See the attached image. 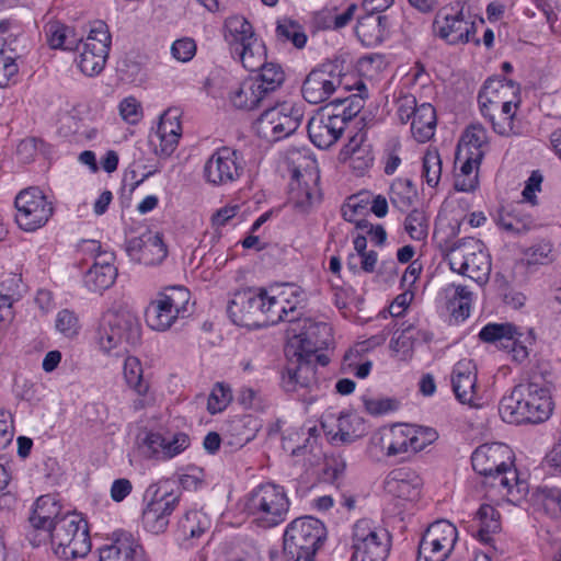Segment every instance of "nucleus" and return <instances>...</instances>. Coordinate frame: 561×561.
<instances>
[{
    "label": "nucleus",
    "instance_id": "nucleus-1",
    "mask_svg": "<svg viewBox=\"0 0 561 561\" xmlns=\"http://www.w3.org/2000/svg\"><path fill=\"white\" fill-rule=\"evenodd\" d=\"M553 403L549 389L534 380L516 385L500 401L499 412L503 421L512 424H538L548 420Z\"/></svg>",
    "mask_w": 561,
    "mask_h": 561
},
{
    "label": "nucleus",
    "instance_id": "nucleus-2",
    "mask_svg": "<svg viewBox=\"0 0 561 561\" xmlns=\"http://www.w3.org/2000/svg\"><path fill=\"white\" fill-rule=\"evenodd\" d=\"M290 500L287 491L275 482L260 483L244 497V510L261 528L271 529L287 518Z\"/></svg>",
    "mask_w": 561,
    "mask_h": 561
},
{
    "label": "nucleus",
    "instance_id": "nucleus-3",
    "mask_svg": "<svg viewBox=\"0 0 561 561\" xmlns=\"http://www.w3.org/2000/svg\"><path fill=\"white\" fill-rule=\"evenodd\" d=\"M327 538L324 524L312 516L291 520L284 533L283 551L288 561H313Z\"/></svg>",
    "mask_w": 561,
    "mask_h": 561
},
{
    "label": "nucleus",
    "instance_id": "nucleus-4",
    "mask_svg": "<svg viewBox=\"0 0 561 561\" xmlns=\"http://www.w3.org/2000/svg\"><path fill=\"white\" fill-rule=\"evenodd\" d=\"M48 538L55 554L64 560L85 557L91 550L88 523L76 512L67 511L50 525Z\"/></svg>",
    "mask_w": 561,
    "mask_h": 561
},
{
    "label": "nucleus",
    "instance_id": "nucleus-5",
    "mask_svg": "<svg viewBox=\"0 0 561 561\" xmlns=\"http://www.w3.org/2000/svg\"><path fill=\"white\" fill-rule=\"evenodd\" d=\"M419 430L409 424H394L376 431L367 447V455L374 461H380L383 457L402 459L417 454Z\"/></svg>",
    "mask_w": 561,
    "mask_h": 561
},
{
    "label": "nucleus",
    "instance_id": "nucleus-6",
    "mask_svg": "<svg viewBox=\"0 0 561 561\" xmlns=\"http://www.w3.org/2000/svg\"><path fill=\"white\" fill-rule=\"evenodd\" d=\"M450 270L477 283H485L491 273V259L484 243L476 238H463L446 249Z\"/></svg>",
    "mask_w": 561,
    "mask_h": 561
},
{
    "label": "nucleus",
    "instance_id": "nucleus-7",
    "mask_svg": "<svg viewBox=\"0 0 561 561\" xmlns=\"http://www.w3.org/2000/svg\"><path fill=\"white\" fill-rule=\"evenodd\" d=\"M190 300L191 293L186 287H165L146 308L147 325L158 332L168 331L179 319L190 316Z\"/></svg>",
    "mask_w": 561,
    "mask_h": 561
},
{
    "label": "nucleus",
    "instance_id": "nucleus-8",
    "mask_svg": "<svg viewBox=\"0 0 561 561\" xmlns=\"http://www.w3.org/2000/svg\"><path fill=\"white\" fill-rule=\"evenodd\" d=\"M280 386L286 392H296L302 402L313 403L321 393L312 357L297 351L288 356L282 370Z\"/></svg>",
    "mask_w": 561,
    "mask_h": 561
},
{
    "label": "nucleus",
    "instance_id": "nucleus-9",
    "mask_svg": "<svg viewBox=\"0 0 561 561\" xmlns=\"http://www.w3.org/2000/svg\"><path fill=\"white\" fill-rule=\"evenodd\" d=\"M433 33L449 45L467 44L473 42L480 45V39L476 38L477 21L469 11H465V5L456 1L450 7L439 10L433 22Z\"/></svg>",
    "mask_w": 561,
    "mask_h": 561
},
{
    "label": "nucleus",
    "instance_id": "nucleus-10",
    "mask_svg": "<svg viewBox=\"0 0 561 561\" xmlns=\"http://www.w3.org/2000/svg\"><path fill=\"white\" fill-rule=\"evenodd\" d=\"M391 549V536L371 520H357L352 531L351 561H386Z\"/></svg>",
    "mask_w": 561,
    "mask_h": 561
},
{
    "label": "nucleus",
    "instance_id": "nucleus-11",
    "mask_svg": "<svg viewBox=\"0 0 561 561\" xmlns=\"http://www.w3.org/2000/svg\"><path fill=\"white\" fill-rule=\"evenodd\" d=\"M514 453L503 443L480 445L471 455L473 470L482 477H495L501 479V484L516 481V468L514 467Z\"/></svg>",
    "mask_w": 561,
    "mask_h": 561
},
{
    "label": "nucleus",
    "instance_id": "nucleus-12",
    "mask_svg": "<svg viewBox=\"0 0 561 561\" xmlns=\"http://www.w3.org/2000/svg\"><path fill=\"white\" fill-rule=\"evenodd\" d=\"M150 497L142 512V525L152 534L163 533L169 525L170 516L180 503L181 493L173 490L169 481L151 484L145 493Z\"/></svg>",
    "mask_w": 561,
    "mask_h": 561
},
{
    "label": "nucleus",
    "instance_id": "nucleus-13",
    "mask_svg": "<svg viewBox=\"0 0 561 561\" xmlns=\"http://www.w3.org/2000/svg\"><path fill=\"white\" fill-rule=\"evenodd\" d=\"M479 337L485 343L496 344L512 354L513 360L524 363L529 356V350L536 342L533 329L523 332L513 323H489L484 325Z\"/></svg>",
    "mask_w": 561,
    "mask_h": 561
},
{
    "label": "nucleus",
    "instance_id": "nucleus-14",
    "mask_svg": "<svg viewBox=\"0 0 561 561\" xmlns=\"http://www.w3.org/2000/svg\"><path fill=\"white\" fill-rule=\"evenodd\" d=\"M302 117L301 110L290 103L267 105L257 118L255 128L261 138L275 142L293 135L300 126Z\"/></svg>",
    "mask_w": 561,
    "mask_h": 561
},
{
    "label": "nucleus",
    "instance_id": "nucleus-15",
    "mask_svg": "<svg viewBox=\"0 0 561 561\" xmlns=\"http://www.w3.org/2000/svg\"><path fill=\"white\" fill-rule=\"evenodd\" d=\"M15 222L24 231H35L47 224L54 214L53 203L38 187L21 191L14 201Z\"/></svg>",
    "mask_w": 561,
    "mask_h": 561
},
{
    "label": "nucleus",
    "instance_id": "nucleus-16",
    "mask_svg": "<svg viewBox=\"0 0 561 561\" xmlns=\"http://www.w3.org/2000/svg\"><path fill=\"white\" fill-rule=\"evenodd\" d=\"M244 168L245 161L242 153L224 146L216 149L206 160L203 176L208 184L228 185L242 176Z\"/></svg>",
    "mask_w": 561,
    "mask_h": 561
},
{
    "label": "nucleus",
    "instance_id": "nucleus-17",
    "mask_svg": "<svg viewBox=\"0 0 561 561\" xmlns=\"http://www.w3.org/2000/svg\"><path fill=\"white\" fill-rule=\"evenodd\" d=\"M341 84L342 67L336 62L328 61L308 73L302 83L301 93L308 103L320 104L329 100Z\"/></svg>",
    "mask_w": 561,
    "mask_h": 561
},
{
    "label": "nucleus",
    "instance_id": "nucleus-18",
    "mask_svg": "<svg viewBox=\"0 0 561 561\" xmlns=\"http://www.w3.org/2000/svg\"><path fill=\"white\" fill-rule=\"evenodd\" d=\"M140 337V324L136 318L128 314L111 313L106 316L100 330V345L107 353L124 343L135 345Z\"/></svg>",
    "mask_w": 561,
    "mask_h": 561
},
{
    "label": "nucleus",
    "instance_id": "nucleus-19",
    "mask_svg": "<svg viewBox=\"0 0 561 561\" xmlns=\"http://www.w3.org/2000/svg\"><path fill=\"white\" fill-rule=\"evenodd\" d=\"M65 513L59 500L54 494L39 496L28 517L32 529L27 533V539L32 546L38 547L48 539L50 525L62 517Z\"/></svg>",
    "mask_w": 561,
    "mask_h": 561
},
{
    "label": "nucleus",
    "instance_id": "nucleus-20",
    "mask_svg": "<svg viewBox=\"0 0 561 561\" xmlns=\"http://www.w3.org/2000/svg\"><path fill=\"white\" fill-rule=\"evenodd\" d=\"M264 289H248L233 295L227 306L231 321L241 327H261Z\"/></svg>",
    "mask_w": 561,
    "mask_h": 561
},
{
    "label": "nucleus",
    "instance_id": "nucleus-21",
    "mask_svg": "<svg viewBox=\"0 0 561 561\" xmlns=\"http://www.w3.org/2000/svg\"><path fill=\"white\" fill-rule=\"evenodd\" d=\"M457 540L456 527L446 519L432 523L423 531V558L425 561H445Z\"/></svg>",
    "mask_w": 561,
    "mask_h": 561
},
{
    "label": "nucleus",
    "instance_id": "nucleus-22",
    "mask_svg": "<svg viewBox=\"0 0 561 561\" xmlns=\"http://www.w3.org/2000/svg\"><path fill=\"white\" fill-rule=\"evenodd\" d=\"M297 341L295 351L313 357L318 351L328 348L332 342V328L325 322H317L310 318H304L299 325L289 327Z\"/></svg>",
    "mask_w": 561,
    "mask_h": 561
},
{
    "label": "nucleus",
    "instance_id": "nucleus-23",
    "mask_svg": "<svg viewBox=\"0 0 561 561\" xmlns=\"http://www.w3.org/2000/svg\"><path fill=\"white\" fill-rule=\"evenodd\" d=\"M345 127L343 118L325 106L309 119L308 135L314 146L329 149L341 138Z\"/></svg>",
    "mask_w": 561,
    "mask_h": 561
},
{
    "label": "nucleus",
    "instance_id": "nucleus-24",
    "mask_svg": "<svg viewBox=\"0 0 561 561\" xmlns=\"http://www.w3.org/2000/svg\"><path fill=\"white\" fill-rule=\"evenodd\" d=\"M190 445L185 433L164 436L159 432H149L140 446L142 454L150 459L168 460L184 451Z\"/></svg>",
    "mask_w": 561,
    "mask_h": 561
},
{
    "label": "nucleus",
    "instance_id": "nucleus-25",
    "mask_svg": "<svg viewBox=\"0 0 561 561\" xmlns=\"http://www.w3.org/2000/svg\"><path fill=\"white\" fill-rule=\"evenodd\" d=\"M99 561H144V550L130 533L121 531L99 549Z\"/></svg>",
    "mask_w": 561,
    "mask_h": 561
},
{
    "label": "nucleus",
    "instance_id": "nucleus-26",
    "mask_svg": "<svg viewBox=\"0 0 561 561\" xmlns=\"http://www.w3.org/2000/svg\"><path fill=\"white\" fill-rule=\"evenodd\" d=\"M288 199L297 211L308 213L320 199L316 179H313L311 174L306 175L295 170L289 183Z\"/></svg>",
    "mask_w": 561,
    "mask_h": 561
},
{
    "label": "nucleus",
    "instance_id": "nucleus-27",
    "mask_svg": "<svg viewBox=\"0 0 561 561\" xmlns=\"http://www.w3.org/2000/svg\"><path fill=\"white\" fill-rule=\"evenodd\" d=\"M451 387L460 403L473 404L477 388V368L471 359H461L456 363L451 374Z\"/></svg>",
    "mask_w": 561,
    "mask_h": 561
},
{
    "label": "nucleus",
    "instance_id": "nucleus-28",
    "mask_svg": "<svg viewBox=\"0 0 561 561\" xmlns=\"http://www.w3.org/2000/svg\"><path fill=\"white\" fill-rule=\"evenodd\" d=\"M114 253L99 255L96 262H93L84 274V286L95 293L110 288L117 277V267L114 265Z\"/></svg>",
    "mask_w": 561,
    "mask_h": 561
},
{
    "label": "nucleus",
    "instance_id": "nucleus-29",
    "mask_svg": "<svg viewBox=\"0 0 561 561\" xmlns=\"http://www.w3.org/2000/svg\"><path fill=\"white\" fill-rule=\"evenodd\" d=\"M518 87L513 80L502 78H489L478 95V102L481 114L486 117L490 110L499 111L502 99L506 98L507 92L516 93Z\"/></svg>",
    "mask_w": 561,
    "mask_h": 561
},
{
    "label": "nucleus",
    "instance_id": "nucleus-30",
    "mask_svg": "<svg viewBox=\"0 0 561 561\" xmlns=\"http://www.w3.org/2000/svg\"><path fill=\"white\" fill-rule=\"evenodd\" d=\"M388 18L376 12H367L360 16L355 27V34L366 47L381 44L388 35Z\"/></svg>",
    "mask_w": 561,
    "mask_h": 561
},
{
    "label": "nucleus",
    "instance_id": "nucleus-31",
    "mask_svg": "<svg viewBox=\"0 0 561 561\" xmlns=\"http://www.w3.org/2000/svg\"><path fill=\"white\" fill-rule=\"evenodd\" d=\"M496 224L511 234L525 233L536 227L535 219L526 211L523 202L502 207L499 210Z\"/></svg>",
    "mask_w": 561,
    "mask_h": 561
},
{
    "label": "nucleus",
    "instance_id": "nucleus-32",
    "mask_svg": "<svg viewBox=\"0 0 561 561\" xmlns=\"http://www.w3.org/2000/svg\"><path fill=\"white\" fill-rule=\"evenodd\" d=\"M387 486L403 500L417 502L421 499V478L409 468H399L391 471L387 480Z\"/></svg>",
    "mask_w": 561,
    "mask_h": 561
},
{
    "label": "nucleus",
    "instance_id": "nucleus-33",
    "mask_svg": "<svg viewBox=\"0 0 561 561\" xmlns=\"http://www.w3.org/2000/svg\"><path fill=\"white\" fill-rule=\"evenodd\" d=\"M470 534L483 543H490L501 530L500 513L490 504H482L468 526Z\"/></svg>",
    "mask_w": 561,
    "mask_h": 561
},
{
    "label": "nucleus",
    "instance_id": "nucleus-34",
    "mask_svg": "<svg viewBox=\"0 0 561 561\" xmlns=\"http://www.w3.org/2000/svg\"><path fill=\"white\" fill-rule=\"evenodd\" d=\"M230 101L236 108L251 111L262 105H270L271 101L260 90L259 83L252 78L243 80L230 93Z\"/></svg>",
    "mask_w": 561,
    "mask_h": 561
},
{
    "label": "nucleus",
    "instance_id": "nucleus-35",
    "mask_svg": "<svg viewBox=\"0 0 561 561\" xmlns=\"http://www.w3.org/2000/svg\"><path fill=\"white\" fill-rule=\"evenodd\" d=\"M261 427V420L250 414L232 420L229 424V434L233 440L229 444L236 448L243 447L256 437Z\"/></svg>",
    "mask_w": 561,
    "mask_h": 561
},
{
    "label": "nucleus",
    "instance_id": "nucleus-36",
    "mask_svg": "<svg viewBox=\"0 0 561 561\" xmlns=\"http://www.w3.org/2000/svg\"><path fill=\"white\" fill-rule=\"evenodd\" d=\"M446 308L456 322L465 321L470 314L471 291L465 286L450 285L445 289Z\"/></svg>",
    "mask_w": 561,
    "mask_h": 561
},
{
    "label": "nucleus",
    "instance_id": "nucleus-37",
    "mask_svg": "<svg viewBox=\"0 0 561 561\" xmlns=\"http://www.w3.org/2000/svg\"><path fill=\"white\" fill-rule=\"evenodd\" d=\"M225 39L230 46L231 51L249 42L256 38L251 23L241 15H233L225 21Z\"/></svg>",
    "mask_w": 561,
    "mask_h": 561
},
{
    "label": "nucleus",
    "instance_id": "nucleus-38",
    "mask_svg": "<svg viewBox=\"0 0 561 561\" xmlns=\"http://www.w3.org/2000/svg\"><path fill=\"white\" fill-rule=\"evenodd\" d=\"M231 53L238 56L242 66L250 71L260 69L266 62V47L259 37L237 46Z\"/></svg>",
    "mask_w": 561,
    "mask_h": 561
},
{
    "label": "nucleus",
    "instance_id": "nucleus-39",
    "mask_svg": "<svg viewBox=\"0 0 561 561\" xmlns=\"http://www.w3.org/2000/svg\"><path fill=\"white\" fill-rule=\"evenodd\" d=\"M46 35L49 46L54 49L76 50L79 49L82 43L81 36H78L71 27L60 22L48 23Z\"/></svg>",
    "mask_w": 561,
    "mask_h": 561
},
{
    "label": "nucleus",
    "instance_id": "nucleus-40",
    "mask_svg": "<svg viewBox=\"0 0 561 561\" xmlns=\"http://www.w3.org/2000/svg\"><path fill=\"white\" fill-rule=\"evenodd\" d=\"M357 90L358 93L344 99L337 98L328 105L329 107L332 106V111L343 118L345 125L360 112L364 107L365 99L368 96L367 89L363 82L358 84Z\"/></svg>",
    "mask_w": 561,
    "mask_h": 561
},
{
    "label": "nucleus",
    "instance_id": "nucleus-41",
    "mask_svg": "<svg viewBox=\"0 0 561 561\" xmlns=\"http://www.w3.org/2000/svg\"><path fill=\"white\" fill-rule=\"evenodd\" d=\"M390 202L402 213H408L417 199L415 184L409 179H397L390 186Z\"/></svg>",
    "mask_w": 561,
    "mask_h": 561
},
{
    "label": "nucleus",
    "instance_id": "nucleus-42",
    "mask_svg": "<svg viewBox=\"0 0 561 561\" xmlns=\"http://www.w3.org/2000/svg\"><path fill=\"white\" fill-rule=\"evenodd\" d=\"M256 77H251L260 85V90L271 101L272 95L280 89L285 81V72L280 65L265 62Z\"/></svg>",
    "mask_w": 561,
    "mask_h": 561
},
{
    "label": "nucleus",
    "instance_id": "nucleus-43",
    "mask_svg": "<svg viewBox=\"0 0 561 561\" xmlns=\"http://www.w3.org/2000/svg\"><path fill=\"white\" fill-rule=\"evenodd\" d=\"M284 299V309L287 314V322L290 327L299 325L304 318H300V309L305 308L306 294L296 285H285L279 291Z\"/></svg>",
    "mask_w": 561,
    "mask_h": 561
},
{
    "label": "nucleus",
    "instance_id": "nucleus-44",
    "mask_svg": "<svg viewBox=\"0 0 561 561\" xmlns=\"http://www.w3.org/2000/svg\"><path fill=\"white\" fill-rule=\"evenodd\" d=\"M211 526L209 516L203 511H187L180 519L179 529L184 538L197 539Z\"/></svg>",
    "mask_w": 561,
    "mask_h": 561
},
{
    "label": "nucleus",
    "instance_id": "nucleus-45",
    "mask_svg": "<svg viewBox=\"0 0 561 561\" xmlns=\"http://www.w3.org/2000/svg\"><path fill=\"white\" fill-rule=\"evenodd\" d=\"M337 432L333 438L343 443H351L366 433V424L356 413H341L336 423Z\"/></svg>",
    "mask_w": 561,
    "mask_h": 561
},
{
    "label": "nucleus",
    "instance_id": "nucleus-46",
    "mask_svg": "<svg viewBox=\"0 0 561 561\" xmlns=\"http://www.w3.org/2000/svg\"><path fill=\"white\" fill-rule=\"evenodd\" d=\"M417 100L412 94H405L398 99L397 115L401 124L410 123V131L413 138L421 142V127L417 126Z\"/></svg>",
    "mask_w": 561,
    "mask_h": 561
},
{
    "label": "nucleus",
    "instance_id": "nucleus-47",
    "mask_svg": "<svg viewBox=\"0 0 561 561\" xmlns=\"http://www.w3.org/2000/svg\"><path fill=\"white\" fill-rule=\"evenodd\" d=\"M399 335L392 341L393 350L403 358L411 357L421 336V328L416 319L412 323L403 322Z\"/></svg>",
    "mask_w": 561,
    "mask_h": 561
},
{
    "label": "nucleus",
    "instance_id": "nucleus-48",
    "mask_svg": "<svg viewBox=\"0 0 561 561\" xmlns=\"http://www.w3.org/2000/svg\"><path fill=\"white\" fill-rule=\"evenodd\" d=\"M421 274V263L419 260H414L409 267L405 270L402 279L401 285L408 288L400 295H398L393 301L401 307L404 311L410 306L411 301L413 300L415 293H416V280L419 278V275Z\"/></svg>",
    "mask_w": 561,
    "mask_h": 561
},
{
    "label": "nucleus",
    "instance_id": "nucleus-49",
    "mask_svg": "<svg viewBox=\"0 0 561 561\" xmlns=\"http://www.w3.org/2000/svg\"><path fill=\"white\" fill-rule=\"evenodd\" d=\"M168 255V248L160 233L147 232L145 249H142L141 263L145 265H159Z\"/></svg>",
    "mask_w": 561,
    "mask_h": 561
},
{
    "label": "nucleus",
    "instance_id": "nucleus-50",
    "mask_svg": "<svg viewBox=\"0 0 561 561\" xmlns=\"http://www.w3.org/2000/svg\"><path fill=\"white\" fill-rule=\"evenodd\" d=\"M98 48H101V46ZM107 57L108 54L102 53L101 49L92 50L82 44V50L80 51L78 59V67L85 76L93 77L104 69Z\"/></svg>",
    "mask_w": 561,
    "mask_h": 561
},
{
    "label": "nucleus",
    "instance_id": "nucleus-51",
    "mask_svg": "<svg viewBox=\"0 0 561 561\" xmlns=\"http://www.w3.org/2000/svg\"><path fill=\"white\" fill-rule=\"evenodd\" d=\"M284 299L280 294L270 295L264 289V308H262L261 327L265 324H277L280 321H287V314L283 307Z\"/></svg>",
    "mask_w": 561,
    "mask_h": 561
},
{
    "label": "nucleus",
    "instance_id": "nucleus-52",
    "mask_svg": "<svg viewBox=\"0 0 561 561\" xmlns=\"http://www.w3.org/2000/svg\"><path fill=\"white\" fill-rule=\"evenodd\" d=\"M124 378L130 389L137 394L145 396L149 385L144 380L142 366L137 357L128 356L124 362Z\"/></svg>",
    "mask_w": 561,
    "mask_h": 561
},
{
    "label": "nucleus",
    "instance_id": "nucleus-53",
    "mask_svg": "<svg viewBox=\"0 0 561 561\" xmlns=\"http://www.w3.org/2000/svg\"><path fill=\"white\" fill-rule=\"evenodd\" d=\"M368 198L363 195L351 196L346 204L342 206V216L346 221L354 222L358 229H366L368 221L360 217L366 214Z\"/></svg>",
    "mask_w": 561,
    "mask_h": 561
},
{
    "label": "nucleus",
    "instance_id": "nucleus-54",
    "mask_svg": "<svg viewBox=\"0 0 561 561\" xmlns=\"http://www.w3.org/2000/svg\"><path fill=\"white\" fill-rule=\"evenodd\" d=\"M537 504L553 518H561V489L539 486L534 493Z\"/></svg>",
    "mask_w": 561,
    "mask_h": 561
},
{
    "label": "nucleus",
    "instance_id": "nucleus-55",
    "mask_svg": "<svg viewBox=\"0 0 561 561\" xmlns=\"http://www.w3.org/2000/svg\"><path fill=\"white\" fill-rule=\"evenodd\" d=\"M486 141L485 129L480 125H472L466 129L458 145L457 159L463 152H482L481 147Z\"/></svg>",
    "mask_w": 561,
    "mask_h": 561
},
{
    "label": "nucleus",
    "instance_id": "nucleus-56",
    "mask_svg": "<svg viewBox=\"0 0 561 561\" xmlns=\"http://www.w3.org/2000/svg\"><path fill=\"white\" fill-rule=\"evenodd\" d=\"M111 42L112 36L107 25L103 21H95L92 24L89 34L82 44L92 50H99L98 47L101 46L100 49L102 50V53L108 54L111 48Z\"/></svg>",
    "mask_w": 561,
    "mask_h": 561
},
{
    "label": "nucleus",
    "instance_id": "nucleus-57",
    "mask_svg": "<svg viewBox=\"0 0 561 561\" xmlns=\"http://www.w3.org/2000/svg\"><path fill=\"white\" fill-rule=\"evenodd\" d=\"M362 141L363 136L359 138L357 135L351 137L350 141L344 146L342 153L350 154L354 169L364 171L373 164L374 157L360 147Z\"/></svg>",
    "mask_w": 561,
    "mask_h": 561
},
{
    "label": "nucleus",
    "instance_id": "nucleus-58",
    "mask_svg": "<svg viewBox=\"0 0 561 561\" xmlns=\"http://www.w3.org/2000/svg\"><path fill=\"white\" fill-rule=\"evenodd\" d=\"M276 35L284 42H291L296 48H302L307 43V35L302 27L297 22L289 19L278 21Z\"/></svg>",
    "mask_w": 561,
    "mask_h": 561
},
{
    "label": "nucleus",
    "instance_id": "nucleus-59",
    "mask_svg": "<svg viewBox=\"0 0 561 561\" xmlns=\"http://www.w3.org/2000/svg\"><path fill=\"white\" fill-rule=\"evenodd\" d=\"M442 175V159L436 148H428L423 156V178L426 183L434 187L438 184Z\"/></svg>",
    "mask_w": 561,
    "mask_h": 561
},
{
    "label": "nucleus",
    "instance_id": "nucleus-60",
    "mask_svg": "<svg viewBox=\"0 0 561 561\" xmlns=\"http://www.w3.org/2000/svg\"><path fill=\"white\" fill-rule=\"evenodd\" d=\"M55 327L59 333L68 339L77 336L81 328L78 316L69 309H62L57 313Z\"/></svg>",
    "mask_w": 561,
    "mask_h": 561
},
{
    "label": "nucleus",
    "instance_id": "nucleus-61",
    "mask_svg": "<svg viewBox=\"0 0 561 561\" xmlns=\"http://www.w3.org/2000/svg\"><path fill=\"white\" fill-rule=\"evenodd\" d=\"M363 403L368 414L373 416L385 415L399 409V401L388 397H364Z\"/></svg>",
    "mask_w": 561,
    "mask_h": 561
},
{
    "label": "nucleus",
    "instance_id": "nucleus-62",
    "mask_svg": "<svg viewBox=\"0 0 561 561\" xmlns=\"http://www.w3.org/2000/svg\"><path fill=\"white\" fill-rule=\"evenodd\" d=\"M528 265L549 264L553 261V245L550 241L542 240L525 251Z\"/></svg>",
    "mask_w": 561,
    "mask_h": 561
},
{
    "label": "nucleus",
    "instance_id": "nucleus-63",
    "mask_svg": "<svg viewBox=\"0 0 561 561\" xmlns=\"http://www.w3.org/2000/svg\"><path fill=\"white\" fill-rule=\"evenodd\" d=\"M181 116H182V112L180 108L169 107L161 114L157 130L164 133V135L165 134H168L169 136L174 135V136L181 138V136H182Z\"/></svg>",
    "mask_w": 561,
    "mask_h": 561
},
{
    "label": "nucleus",
    "instance_id": "nucleus-64",
    "mask_svg": "<svg viewBox=\"0 0 561 561\" xmlns=\"http://www.w3.org/2000/svg\"><path fill=\"white\" fill-rule=\"evenodd\" d=\"M18 71L15 56L5 49L4 41L0 39V88H5Z\"/></svg>",
    "mask_w": 561,
    "mask_h": 561
}]
</instances>
